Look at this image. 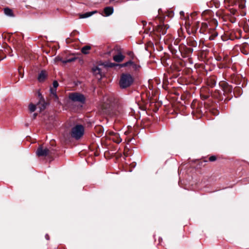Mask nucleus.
I'll return each mask as SVG.
<instances>
[{
    "label": "nucleus",
    "instance_id": "obj_1",
    "mask_svg": "<svg viewBox=\"0 0 249 249\" xmlns=\"http://www.w3.org/2000/svg\"><path fill=\"white\" fill-rule=\"evenodd\" d=\"M219 86L221 88L223 93L222 92L223 100L219 102L218 104L216 102H209L205 104L207 107H210L211 109H213V115L219 114L220 111L225 110L227 108L226 105L227 103L231 99L232 95L233 88L232 86L225 81H221L219 83Z\"/></svg>",
    "mask_w": 249,
    "mask_h": 249
},
{
    "label": "nucleus",
    "instance_id": "obj_2",
    "mask_svg": "<svg viewBox=\"0 0 249 249\" xmlns=\"http://www.w3.org/2000/svg\"><path fill=\"white\" fill-rule=\"evenodd\" d=\"M200 96L202 100H207L206 102L204 103L205 107L208 108L212 111V114L213 115V109H211V107H207L205 104L209 102H216L218 104L219 102L223 100V97L220 90L215 89L213 91L207 86H203L200 89Z\"/></svg>",
    "mask_w": 249,
    "mask_h": 249
},
{
    "label": "nucleus",
    "instance_id": "obj_3",
    "mask_svg": "<svg viewBox=\"0 0 249 249\" xmlns=\"http://www.w3.org/2000/svg\"><path fill=\"white\" fill-rule=\"evenodd\" d=\"M102 108L103 112L110 117L118 115L122 110L119 99L113 95L107 97L106 102L103 104Z\"/></svg>",
    "mask_w": 249,
    "mask_h": 249
},
{
    "label": "nucleus",
    "instance_id": "obj_4",
    "mask_svg": "<svg viewBox=\"0 0 249 249\" xmlns=\"http://www.w3.org/2000/svg\"><path fill=\"white\" fill-rule=\"evenodd\" d=\"M191 107L192 109V114L193 116H196V118H200L207 111L206 109L211 111L208 108H205L203 106L202 103L199 102L196 100H194L191 104Z\"/></svg>",
    "mask_w": 249,
    "mask_h": 249
},
{
    "label": "nucleus",
    "instance_id": "obj_5",
    "mask_svg": "<svg viewBox=\"0 0 249 249\" xmlns=\"http://www.w3.org/2000/svg\"><path fill=\"white\" fill-rule=\"evenodd\" d=\"M135 78L129 73H122L120 75L119 85L121 89H126L133 85Z\"/></svg>",
    "mask_w": 249,
    "mask_h": 249
},
{
    "label": "nucleus",
    "instance_id": "obj_6",
    "mask_svg": "<svg viewBox=\"0 0 249 249\" xmlns=\"http://www.w3.org/2000/svg\"><path fill=\"white\" fill-rule=\"evenodd\" d=\"M108 54H112L113 60L118 64L122 62L125 57L122 53V49L118 45H116L113 49L109 51Z\"/></svg>",
    "mask_w": 249,
    "mask_h": 249
},
{
    "label": "nucleus",
    "instance_id": "obj_7",
    "mask_svg": "<svg viewBox=\"0 0 249 249\" xmlns=\"http://www.w3.org/2000/svg\"><path fill=\"white\" fill-rule=\"evenodd\" d=\"M85 128L82 124H77L72 127L71 130V136L75 140H80L84 135Z\"/></svg>",
    "mask_w": 249,
    "mask_h": 249
},
{
    "label": "nucleus",
    "instance_id": "obj_8",
    "mask_svg": "<svg viewBox=\"0 0 249 249\" xmlns=\"http://www.w3.org/2000/svg\"><path fill=\"white\" fill-rule=\"evenodd\" d=\"M169 26L168 25H164L163 23L154 27L152 32H153L154 33V34L156 35L155 40L157 41H160L161 39L160 33L162 35H165L166 33L167 30Z\"/></svg>",
    "mask_w": 249,
    "mask_h": 249
},
{
    "label": "nucleus",
    "instance_id": "obj_9",
    "mask_svg": "<svg viewBox=\"0 0 249 249\" xmlns=\"http://www.w3.org/2000/svg\"><path fill=\"white\" fill-rule=\"evenodd\" d=\"M105 67L107 68H114L115 67H119V68H124L127 67L131 66L132 68L135 70H137L138 66L133 64L131 61H128L125 63L122 64H118L116 63H112L109 62H106L103 64Z\"/></svg>",
    "mask_w": 249,
    "mask_h": 249
},
{
    "label": "nucleus",
    "instance_id": "obj_10",
    "mask_svg": "<svg viewBox=\"0 0 249 249\" xmlns=\"http://www.w3.org/2000/svg\"><path fill=\"white\" fill-rule=\"evenodd\" d=\"M36 154L38 157H51L54 154V150L46 147L44 148L42 145H40L37 149Z\"/></svg>",
    "mask_w": 249,
    "mask_h": 249
},
{
    "label": "nucleus",
    "instance_id": "obj_11",
    "mask_svg": "<svg viewBox=\"0 0 249 249\" xmlns=\"http://www.w3.org/2000/svg\"><path fill=\"white\" fill-rule=\"evenodd\" d=\"M178 48L181 55L184 58L191 57L194 51L193 48L188 47L183 44H180Z\"/></svg>",
    "mask_w": 249,
    "mask_h": 249
},
{
    "label": "nucleus",
    "instance_id": "obj_12",
    "mask_svg": "<svg viewBox=\"0 0 249 249\" xmlns=\"http://www.w3.org/2000/svg\"><path fill=\"white\" fill-rule=\"evenodd\" d=\"M69 98L73 102H77L84 104L86 101L85 96L79 92H72L70 94Z\"/></svg>",
    "mask_w": 249,
    "mask_h": 249
},
{
    "label": "nucleus",
    "instance_id": "obj_13",
    "mask_svg": "<svg viewBox=\"0 0 249 249\" xmlns=\"http://www.w3.org/2000/svg\"><path fill=\"white\" fill-rule=\"evenodd\" d=\"M238 33L239 36H237L236 35V33H235L234 31L226 32L225 33V36H222L221 38L223 40H227V39L233 40L235 39H238L240 37V31Z\"/></svg>",
    "mask_w": 249,
    "mask_h": 249
},
{
    "label": "nucleus",
    "instance_id": "obj_14",
    "mask_svg": "<svg viewBox=\"0 0 249 249\" xmlns=\"http://www.w3.org/2000/svg\"><path fill=\"white\" fill-rule=\"evenodd\" d=\"M170 69L173 72H176L175 73H173V75L172 76V77L176 78H177L180 75L179 72L181 71V68L179 66H178V65L176 62L171 65V66H170Z\"/></svg>",
    "mask_w": 249,
    "mask_h": 249
},
{
    "label": "nucleus",
    "instance_id": "obj_15",
    "mask_svg": "<svg viewBox=\"0 0 249 249\" xmlns=\"http://www.w3.org/2000/svg\"><path fill=\"white\" fill-rule=\"evenodd\" d=\"M207 87L213 88L214 87L216 84V77L215 76H211L207 77L205 81Z\"/></svg>",
    "mask_w": 249,
    "mask_h": 249
},
{
    "label": "nucleus",
    "instance_id": "obj_16",
    "mask_svg": "<svg viewBox=\"0 0 249 249\" xmlns=\"http://www.w3.org/2000/svg\"><path fill=\"white\" fill-rule=\"evenodd\" d=\"M242 76L240 74H232L230 76V81L236 85H240Z\"/></svg>",
    "mask_w": 249,
    "mask_h": 249
},
{
    "label": "nucleus",
    "instance_id": "obj_17",
    "mask_svg": "<svg viewBox=\"0 0 249 249\" xmlns=\"http://www.w3.org/2000/svg\"><path fill=\"white\" fill-rule=\"evenodd\" d=\"M0 51L3 52L5 53L9 54L10 56H13L12 49L6 43H4L1 46H0Z\"/></svg>",
    "mask_w": 249,
    "mask_h": 249
},
{
    "label": "nucleus",
    "instance_id": "obj_18",
    "mask_svg": "<svg viewBox=\"0 0 249 249\" xmlns=\"http://www.w3.org/2000/svg\"><path fill=\"white\" fill-rule=\"evenodd\" d=\"M38 96L39 101L37 104V106L40 108V110H44L46 107L47 103L45 102L44 99L39 92H38Z\"/></svg>",
    "mask_w": 249,
    "mask_h": 249
},
{
    "label": "nucleus",
    "instance_id": "obj_19",
    "mask_svg": "<svg viewBox=\"0 0 249 249\" xmlns=\"http://www.w3.org/2000/svg\"><path fill=\"white\" fill-rule=\"evenodd\" d=\"M126 54L130 57V59L128 61H131L133 63V64L139 67H138L137 70H135L134 68H132L133 71L135 72L139 71L141 68V66L140 65L137 64L134 62L133 60L135 59H136L137 58L134 53H133V52L132 51H128L127 52Z\"/></svg>",
    "mask_w": 249,
    "mask_h": 249
},
{
    "label": "nucleus",
    "instance_id": "obj_20",
    "mask_svg": "<svg viewBox=\"0 0 249 249\" xmlns=\"http://www.w3.org/2000/svg\"><path fill=\"white\" fill-rule=\"evenodd\" d=\"M202 77L198 76H192L190 79L191 82L195 85H200L202 82Z\"/></svg>",
    "mask_w": 249,
    "mask_h": 249
},
{
    "label": "nucleus",
    "instance_id": "obj_21",
    "mask_svg": "<svg viewBox=\"0 0 249 249\" xmlns=\"http://www.w3.org/2000/svg\"><path fill=\"white\" fill-rule=\"evenodd\" d=\"M240 50L244 54H248L249 53V45L248 43L244 42L240 45Z\"/></svg>",
    "mask_w": 249,
    "mask_h": 249
},
{
    "label": "nucleus",
    "instance_id": "obj_22",
    "mask_svg": "<svg viewBox=\"0 0 249 249\" xmlns=\"http://www.w3.org/2000/svg\"><path fill=\"white\" fill-rule=\"evenodd\" d=\"M208 34L210 35V36H209V39L210 40H214L218 35V33L213 28H210Z\"/></svg>",
    "mask_w": 249,
    "mask_h": 249
},
{
    "label": "nucleus",
    "instance_id": "obj_23",
    "mask_svg": "<svg viewBox=\"0 0 249 249\" xmlns=\"http://www.w3.org/2000/svg\"><path fill=\"white\" fill-rule=\"evenodd\" d=\"M110 135L112 137L111 140L117 143H120L122 142V139L118 133L114 132H110Z\"/></svg>",
    "mask_w": 249,
    "mask_h": 249
},
{
    "label": "nucleus",
    "instance_id": "obj_24",
    "mask_svg": "<svg viewBox=\"0 0 249 249\" xmlns=\"http://www.w3.org/2000/svg\"><path fill=\"white\" fill-rule=\"evenodd\" d=\"M209 29L208 24L206 22H202L199 30V32L202 34H207L208 33Z\"/></svg>",
    "mask_w": 249,
    "mask_h": 249
},
{
    "label": "nucleus",
    "instance_id": "obj_25",
    "mask_svg": "<svg viewBox=\"0 0 249 249\" xmlns=\"http://www.w3.org/2000/svg\"><path fill=\"white\" fill-rule=\"evenodd\" d=\"M187 44L192 47H196L197 46L196 41L192 37H190L186 39Z\"/></svg>",
    "mask_w": 249,
    "mask_h": 249
},
{
    "label": "nucleus",
    "instance_id": "obj_26",
    "mask_svg": "<svg viewBox=\"0 0 249 249\" xmlns=\"http://www.w3.org/2000/svg\"><path fill=\"white\" fill-rule=\"evenodd\" d=\"M47 73L45 71H41L39 73L37 79L40 82H43L47 77Z\"/></svg>",
    "mask_w": 249,
    "mask_h": 249
},
{
    "label": "nucleus",
    "instance_id": "obj_27",
    "mask_svg": "<svg viewBox=\"0 0 249 249\" xmlns=\"http://www.w3.org/2000/svg\"><path fill=\"white\" fill-rule=\"evenodd\" d=\"M243 93V90L240 86L236 87L233 91L234 96L237 98L239 97Z\"/></svg>",
    "mask_w": 249,
    "mask_h": 249
},
{
    "label": "nucleus",
    "instance_id": "obj_28",
    "mask_svg": "<svg viewBox=\"0 0 249 249\" xmlns=\"http://www.w3.org/2000/svg\"><path fill=\"white\" fill-rule=\"evenodd\" d=\"M113 8L112 7L108 6L106 7L104 9L105 16L108 17L110 16L113 13Z\"/></svg>",
    "mask_w": 249,
    "mask_h": 249
},
{
    "label": "nucleus",
    "instance_id": "obj_29",
    "mask_svg": "<svg viewBox=\"0 0 249 249\" xmlns=\"http://www.w3.org/2000/svg\"><path fill=\"white\" fill-rule=\"evenodd\" d=\"M246 0H236L235 4L237 5L238 7L243 10L245 8Z\"/></svg>",
    "mask_w": 249,
    "mask_h": 249
},
{
    "label": "nucleus",
    "instance_id": "obj_30",
    "mask_svg": "<svg viewBox=\"0 0 249 249\" xmlns=\"http://www.w3.org/2000/svg\"><path fill=\"white\" fill-rule=\"evenodd\" d=\"M97 13V11H96V10L93 11H92V12H86V13H85L84 14H80V18H88V17H89L90 16H91L94 14Z\"/></svg>",
    "mask_w": 249,
    "mask_h": 249
},
{
    "label": "nucleus",
    "instance_id": "obj_31",
    "mask_svg": "<svg viewBox=\"0 0 249 249\" xmlns=\"http://www.w3.org/2000/svg\"><path fill=\"white\" fill-rule=\"evenodd\" d=\"M209 24L211 27L210 28H213L215 29L216 27L218 25V22L216 19L212 18L209 22Z\"/></svg>",
    "mask_w": 249,
    "mask_h": 249
},
{
    "label": "nucleus",
    "instance_id": "obj_32",
    "mask_svg": "<svg viewBox=\"0 0 249 249\" xmlns=\"http://www.w3.org/2000/svg\"><path fill=\"white\" fill-rule=\"evenodd\" d=\"M92 71L95 75L99 74L101 76V77L102 76V74L101 73V70L98 67L96 66V67H93L92 68Z\"/></svg>",
    "mask_w": 249,
    "mask_h": 249
},
{
    "label": "nucleus",
    "instance_id": "obj_33",
    "mask_svg": "<svg viewBox=\"0 0 249 249\" xmlns=\"http://www.w3.org/2000/svg\"><path fill=\"white\" fill-rule=\"evenodd\" d=\"M50 90L51 94L52 95V97L54 98L55 101L57 100L58 97L56 94V89L51 88Z\"/></svg>",
    "mask_w": 249,
    "mask_h": 249
},
{
    "label": "nucleus",
    "instance_id": "obj_34",
    "mask_svg": "<svg viewBox=\"0 0 249 249\" xmlns=\"http://www.w3.org/2000/svg\"><path fill=\"white\" fill-rule=\"evenodd\" d=\"M179 48V46L177 47H174L172 45H171L169 47V49L170 50L171 52L174 55H177L178 51H179V48Z\"/></svg>",
    "mask_w": 249,
    "mask_h": 249
},
{
    "label": "nucleus",
    "instance_id": "obj_35",
    "mask_svg": "<svg viewBox=\"0 0 249 249\" xmlns=\"http://www.w3.org/2000/svg\"><path fill=\"white\" fill-rule=\"evenodd\" d=\"M4 14L7 16H8L10 17L14 16V14H13L12 10L9 8H7V7L5 8L4 9Z\"/></svg>",
    "mask_w": 249,
    "mask_h": 249
},
{
    "label": "nucleus",
    "instance_id": "obj_36",
    "mask_svg": "<svg viewBox=\"0 0 249 249\" xmlns=\"http://www.w3.org/2000/svg\"><path fill=\"white\" fill-rule=\"evenodd\" d=\"M90 49L91 47L90 46L86 45L81 49V52L85 54H87L89 53L88 51Z\"/></svg>",
    "mask_w": 249,
    "mask_h": 249
},
{
    "label": "nucleus",
    "instance_id": "obj_37",
    "mask_svg": "<svg viewBox=\"0 0 249 249\" xmlns=\"http://www.w3.org/2000/svg\"><path fill=\"white\" fill-rule=\"evenodd\" d=\"M199 26V22H196L195 25H194L192 27V32L193 34H196L197 30L198 29Z\"/></svg>",
    "mask_w": 249,
    "mask_h": 249
},
{
    "label": "nucleus",
    "instance_id": "obj_38",
    "mask_svg": "<svg viewBox=\"0 0 249 249\" xmlns=\"http://www.w3.org/2000/svg\"><path fill=\"white\" fill-rule=\"evenodd\" d=\"M226 19L228 18V19L231 23H235L236 21V18L230 15H226Z\"/></svg>",
    "mask_w": 249,
    "mask_h": 249
},
{
    "label": "nucleus",
    "instance_id": "obj_39",
    "mask_svg": "<svg viewBox=\"0 0 249 249\" xmlns=\"http://www.w3.org/2000/svg\"><path fill=\"white\" fill-rule=\"evenodd\" d=\"M18 72L19 76H20V77L23 78L24 76V70L21 66L18 67Z\"/></svg>",
    "mask_w": 249,
    "mask_h": 249
},
{
    "label": "nucleus",
    "instance_id": "obj_40",
    "mask_svg": "<svg viewBox=\"0 0 249 249\" xmlns=\"http://www.w3.org/2000/svg\"><path fill=\"white\" fill-rule=\"evenodd\" d=\"M29 109L31 112H34L36 109V106L32 103H31L29 105Z\"/></svg>",
    "mask_w": 249,
    "mask_h": 249
},
{
    "label": "nucleus",
    "instance_id": "obj_41",
    "mask_svg": "<svg viewBox=\"0 0 249 249\" xmlns=\"http://www.w3.org/2000/svg\"><path fill=\"white\" fill-rule=\"evenodd\" d=\"M176 63L181 68V69L185 66V62L182 60H179L176 62Z\"/></svg>",
    "mask_w": 249,
    "mask_h": 249
},
{
    "label": "nucleus",
    "instance_id": "obj_42",
    "mask_svg": "<svg viewBox=\"0 0 249 249\" xmlns=\"http://www.w3.org/2000/svg\"><path fill=\"white\" fill-rule=\"evenodd\" d=\"M96 129L98 131V133L100 135V136H102L104 132L103 127L101 126H98Z\"/></svg>",
    "mask_w": 249,
    "mask_h": 249
},
{
    "label": "nucleus",
    "instance_id": "obj_43",
    "mask_svg": "<svg viewBox=\"0 0 249 249\" xmlns=\"http://www.w3.org/2000/svg\"><path fill=\"white\" fill-rule=\"evenodd\" d=\"M139 108L142 110L145 111L147 109L146 104H144L143 103H141V104H139Z\"/></svg>",
    "mask_w": 249,
    "mask_h": 249
},
{
    "label": "nucleus",
    "instance_id": "obj_44",
    "mask_svg": "<svg viewBox=\"0 0 249 249\" xmlns=\"http://www.w3.org/2000/svg\"><path fill=\"white\" fill-rule=\"evenodd\" d=\"M14 48L18 51H20L21 50V44L20 43H17L14 46Z\"/></svg>",
    "mask_w": 249,
    "mask_h": 249
},
{
    "label": "nucleus",
    "instance_id": "obj_45",
    "mask_svg": "<svg viewBox=\"0 0 249 249\" xmlns=\"http://www.w3.org/2000/svg\"><path fill=\"white\" fill-rule=\"evenodd\" d=\"M75 59H76V57H72L71 58L67 59L65 60V61H63V63H67L71 62L74 61L75 60Z\"/></svg>",
    "mask_w": 249,
    "mask_h": 249
},
{
    "label": "nucleus",
    "instance_id": "obj_46",
    "mask_svg": "<svg viewBox=\"0 0 249 249\" xmlns=\"http://www.w3.org/2000/svg\"><path fill=\"white\" fill-rule=\"evenodd\" d=\"M180 41V39L179 38H177L176 39H175L174 42H173V44L176 46V47H178L179 46V42Z\"/></svg>",
    "mask_w": 249,
    "mask_h": 249
},
{
    "label": "nucleus",
    "instance_id": "obj_47",
    "mask_svg": "<svg viewBox=\"0 0 249 249\" xmlns=\"http://www.w3.org/2000/svg\"><path fill=\"white\" fill-rule=\"evenodd\" d=\"M217 158L216 156H210L209 158V161H211V162H213V161H215V160H216Z\"/></svg>",
    "mask_w": 249,
    "mask_h": 249
},
{
    "label": "nucleus",
    "instance_id": "obj_48",
    "mask_svg": "<svg viewBox=\"0 0 249 249\" xmlns=\"http://www.w3.org/2000/svg\"><path fill=\"white\" fill-rule=\"evenodd\" d=\"M230 11L231 14L233 15H236L238 13L237 10L234 8L230 9Z\"/></svg>",
    "mask_w": 249,
    "mask_h": 249
},
{
    "label": "nucleus",
    "instance_id": "obj_49",
    "mask_svg": "<svg viewBox=\"0 0 249 249\" xmlns=\"http://www.w3.org/2000/svg\"><path fill=\"white\" fill-rule=\"evenodd\" d=\"M215 59L218 61H222L223 60V57L220 55H216L215 56Z\"/></svg>",
    "mask_w": 249,
    "mask_h": 249
},
{
    "label": "nucleus",
    "instance_id": "obj_50",
    "mask_svg": "<svg viewBox=\"0 0 249 249\" xmlns=\"http://www.w3.org/2000/svg\"><path fill=\"white\" fill-rule=\"evenodd\" d=\"M12 36L13 33H7L4 35V36L6 38H7L8 40H10Z\"/></svg>",
    "mask_w": 249,
    "mask_h": 249
},
{
    "label": "nucleus",
    "instance_id": "obj_51",
    "mask_svg": "<svg viewBox=\"0 0 249 249\" xmlns=\"http://www.w3.org/2000/svg\"><path fill=\"white\" fill-rule=\"evenodd\" d=\"M53 88L54 89H56L58 86V83L57 81H54L53 83Z\"/></svg>",
    "mask_w": 249,
    "mask_h": 249
},
{
    "label": "nucleus",
    "instance_id": "obj_52",
    "mask_svg": "<svg viewBox=\"0 0 249 249\" xmlns=\"http://www.w3.org/2000/svg\"><path fill=\"white\" fill-rule=\"evenodd\" d=\"M187 58H188V62L190 64H193V60L192 58H191V57H187Z\"/></svg>",
    "mask_w": 249,
    "mask_h": 249
},
{
    "label": "nucleus",
    "instance_id": "obj_53",
    "mask_svg": "<svg viewBox=\"0 0 249 249\" xmlns=\"http://www.w3.org/2000/svg\"><path fill=\"white\" fill-rule=\"evenodd\" d=\"M150 30H151V28L150 27L146 28V27H145L144 33H145L146 34H148L150 32Z\"/></svg>",
    "mask_w": 249,
    "mask_h": 249
},
{
    "label": "nucleus",
    "instance_id": "obj_54",
    "mask_svg": "<svg viewBox=\"0 0 249 249\" xmlns=\"http://www.w3.org/2000/svg\"><path fill=\"white\" fill-rule=\"evenodd\" d=\"M56 59L57 60V61H61L63 62V61L64 60H62V58L60 57V56H57V57H56Z\"/></svg>",
    "mask_w": 249,
    "mask_h": 249
},
{
    "label": "nucleus",
    "instance_id": "obj_55",
    "mask_svg": "<svg viewBox=\"0 0 249 249\" xmlns=\"http://www.w3.org/2000/svg\"><path fill=\"white\" fill-rule=\"evenodd\" d=\"M201 56H204V57H206V52H201Z\"/></svg>",
    "mask_w": 249,
    "mask_h": 249
},
{
    "label": "nucleus",
    "instance_id": "obj_56",
    "mask_svg": "<svg viewBox=\"0 0 249 249\" xmlns=\"http://www.w3.org/2000/svg\"><path fill=\"white\" fill-rule=\"evenodd\" d=\"M142 23L144 28L145 27L147 22L145 21H142Z\"/></svg>",
    "mask_w": 249,
    "mask_h": 249
},
{
    "label": "nucleus",
    "instance_id": "obj_57",
    "mask_svg": "<svg viewBox=\"0 0 249 249\" xmlns=\"http://www.w3.org/2000/svg\"><path fill=\"white\" fill-rule=\"evenodd\" d=\"M37 113H35L33 114V119H36V116H37Z\"/></svg>",
    "mask_w": 249,
    "mask_h": 249
},
{
    "label": "nucleus",
    "instance_id": "obj_58",
    "mask_svg": "<svg viewBox=\"0 0 249 249\" xmlns=\"http://www.w3.org/2000/svg\"><path fill=\"white\" fill-rule=\"evenodd\" d=\"M66 41L67 43H69L71 42V39L69 38H67Z\"/></svg>",
    "mask_w": 249,
    "mask_h": 249
},
{
    "label": "nucleus",
    "instance_id": "obj_59",
    "mask_svg": "<svg viewBox=\"0 0 249 249\" xmlns=\"http://www.w3.org/2000/svg\"><path fill=\"white\" fill-rule=\"evenodd\" d=\"M76 32V31H73L71 33V36H73L75 34V33Z\"/></svg>",
    "mask_w": 249,
    "mask_h": 249
},
{
    "label": "nucleus",
    "instance_id": "obj_60",
    "mask_svg": "<svg viewBox=\"0 0 249 249\" xmlns=\"http://www.w3.org/2000/svg\"><path fill=\"white\" fill-rule=\"evenodd\" d=\"M180 14L181 16H182V15L184 16V13L183 11H181L180 12Z\"/></svg>",
    "mask_w": 249,
    "mask_h": 249
},
{
    "label": "nucleus",
    "instance_id": "obj_61",
    "mask_svg": "<svg viewBox=\"0 0 249 249\" xmlns=\"http://www.w3.org/2000/svg\"><path fill=\"white\" fill-rule=\"evenodd\" d=\"M206 12H208V11H204V12H203V13H202V15H204V14H205V13H206Z\"/></svg>",
    "mask_w": 249,
    "mask_h": 249
},
{
    "label": "nucleus",
    "instance_id": "obj_62",
    "mask_svg": "<svg viewBox=\"0 0 249 249\" xmlns=\"http://www.w3.org/2000/svg\"><path fill=\"white\" fill-rule=\"evenodd\" d=\"M203 161H204V162H207V160H203Z\"/></svg>",
    "mask_w": 249,
    "mask_h": 249
},
{
    "label": "nucleus",
    "instance_id": "obj_63",
    "mask_svg": "<svg viewBox=\"0 0 249 249\" xmlns=\"http://www.w3.org/2000/svg\"><path fill=\"white\" fill-rule=\"evenodd\" d=\"M246 14L245 13H244L243 14H242V15H245Z\"/></svg>",
    "mask_w": 249,
    "mask_h": 249
},
{
    "label": "nucleus",
    "instance_id": "obj_64",
    "mask_svg": "<svg viewBox=\"0 0 249 249\" xmlns=\"http://www.w3.org/2000/svg\"><path fill=\"white\" fill-rule=\"evenodd\" d=\"M46 238H47V239H48V237H46Z\"/></svg>",
    "mask_w": 249,
    "mask_h": 249
}]
</instances>
